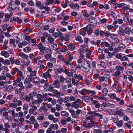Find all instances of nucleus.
Listing matches in <instances>:
<instances>
[{
  "label": "nucleus",
  "mask_w": 133,
  "mask_h": 133,
  "mask_svg": "<svg viewBox=\"0 0 133 133\" xmlns=\"http://www.w3.org/2000/svg\"><path fill=\"white\" fill-rule=\"evenodd\" d=\"M13 102L9 105L10 107H11L14 108H15L17 106H20L22 105V101L20 100H18L15 97H14Z\"/></svg>",
  "instance_id": "1"
},
{
  "label": "nucleus",
  "mask_w": 133,
  "mask_h": 133,
  "mask_svg": "<svg viewBox=\"0 0 133 133\" xmlns=\"http://www.w3.org/2000/svg\"><path fill=\"white\" fill-rule=\"evenodd\" d=\"M89 21L91 23V24H90V25L92 26H93L97 23L96 19L94 17L90 18L89 19Z\"/></svg>",
  "instance_id": "2"
},
{
  "label": "nucleus",
  "mask_w": 133,
  "mask_h": 133,
  "mask_svg": "<svg viewBox=\"0 0 133 133\" xmlns=\"http://www.w3.org/2000/svg\"><path fill=\"white\" fill-rule=\"evenodd\" d=\"M69 6L71 9L77 10L79 9L80 7L79 5L77 4H74L72 2H71L69 4Z\"/></svg>",
  "instance_id": "3"
},
{
  "label": "nucleus",
  "mask_w": 133,
  "mask_h": 133,
  "mask_svg": "<svg viewBox=\"0 0 133 133\" xmlns=\"http://www.w3.org/2000/svg\"><path fill=\"white\" fill-rule=\"evenodd\" d=\"M25 99L26 101L29 102L30 100H31L33 99V96L32 94L30 93L28 95H26Z\"/></svg>",
  "instance_id": "4"
},
{
  "label": "nucleus",
  "mask_w": 133,
  "mask_h": 133,
  "mask_svg": "<svg viewBox=\"0 0 133 133\" xmlns=\"http://www.w3.org/2000/svg\"><path fill=\"white\" fill-rule=\"evenodd\" d=\"M84 30L85 31L87 32L88 35H91L92 33V30L91 27H88V25H87L85 28H84Z\"/></svg>",
  "instance_id": "5"
},
{
  "label": "nucleus",
  "mask_w": 133,
  "mask_h": 133,
  "mask_svg": "<svg viewBox=\"0 0 133 133\" xmlns=\"http://www.w3.org/2000/svg\"><path fill=\"white\" fill-rule=\"evenodd\" d=\"M122 110L119 108H117L115 110L116 114L120 115L121 116L124 115V113L122 112Z\"/></svg>",
  "instance_id": "6"
},
{
  "label": "nucleus",
  "mask_w": 133,
  "mask_h": 133,
  "mask_svg": "<svg viewBox=\"0 0 133 133\" xmlns=\"http://www.w3.org/2000/svg\"><path fill=\"white\" fill-rule=\"evenodd\" d=\"M68 49L70 51L74 50L75 48V46L73 43H70L67 45Z\"/></svg>",
  "instance_id": "7"
},
{
  "label": "nucleus",
  "mask_w": 133,
  "mask_h": 133,
  "mask_svg": "<svg viewBox=\"0 0 133 133\" xmlns=\"http://www.w3.org/2000/svg\"><path fill=\"white\" fill-rule=\"evenodd\" d=\"M37 46L40 51L44 50L46 48V47L44 46L41 43H40L37 45Z\"/></svg>",
  "instance_id": "8"
},
{
  "label": "nucleus",
  "mask_w": 133,
  "mask_h": 133,
  "mask_svg": "<svg viewBox=\"0 0 133 133\" xmlns=\"http://www.w3.org/2000/svg\"><path fill=\"white\" fill-rule=\"evenodd\" d=\"M39 110L41 112L46 113L47 112V109L45 106H42L40 107Z\"/></svg>",
  "instance_id": "9"
},
{
  "label": "nucleus",
  "mask_w": 133,
  "mask_h": 133,
  "mask_svg": "<svg viewBox=\"0 0 133 133\" xmlns=\"http://www.w3.org/2000/svg\"><path fill=\"white\" fill-rule=\"evenodd\" d=\"M33 84L36 85H37L39 83L40 80L39 78L37 77H35L33 80Z\"/></svg>",
  "instance_id": "10"
},
{
  "label": "nucleus",
  "mask_w": 133,
  "mask_h": 133,
  "mask_svg": "<svg viewBox=\"0 0 133 133\" xmlns=\"http://www.w3.org/2000/svg\"><path fill=\"white\" fill-rule=\"evenodd\" d=\"M47 39L49 43H51L54 44L55 41V38L51 36H49L48 37H47Z\"/></svg>",
  "instance_id": "11"
},
{
  "label": "nucleus",
  "mask_w": 133,
  "mask_h": 133,
  "mask_svg": "<svg viewBox=\"0 0 133 133\" xmlns=\"http://www.w3.org/2000/svg\"><path fill=\"white\" fill-rule=\"evenodd\" d=\"M37 109V107L36 106H32L29 110V113L30 114H31L34 113V111L36 110Z\"/></svg>",
  "instance_id": "12"
},
{
  "label": "nucleus",
  "mask_w": 133,
  "mask_h": 133,
  "mask_svg": "<svg viewBox=\"0 0 133 133\" xmlns=\"http://www.w3.org/2000/svg\"><path fill=\"white\" fill-rule=\"evenodd\" d=\"M101 45L102 46L101 48H104V46L105 45L106 47H109L110 45L107 42H102L101 44Z\"/></svg>",
  "instance_id": "13"
},
{
  "label": "nucleus",
  "mask_w": 133,
  "mask_h": 133,
  "mask_svg": "<svg viewBox=\"0 0 133 133\" xmlns=\"http://www.w3.org/2000/svg\"><path fill=\"white\" fill-rule=\"evenodd\" d=\"M19 56L24 59H26L28 58V56L22 52H20Z\"/></svg>",
  "instance_id": "14"
},
{
  "label": "nucleus",
  "mask_w": 133,
  "mask_h": 133,
  "mask_svg": "<svg viewBox=\"0 0 133 133\" xmlns=\"http://www.w3.org/2000/svg\"><path fill=\"white\" fill-rule=\"evenodd\" d=\"M125 45L123 44H121L119 45V47L118 49L115 48V50H117L118 51H121V48L124 49L125 48Z\"/></svg>",
  "instance_id": "15"
},
{
  "label": "nucleus",
  "mask_w": 133,
  "mask_h": 133,
  "mask_svg": "<svg viewBox=\"0 0 133 133\" xmlns=\"http://www.w3.org/2000/svg\"><path fill=\"white\" fill-rule=\"evenodd\" d=\"M49 127L54 130H57L58 128V125L57 124H52L49 125Z\"/></svg>",
  "instance_id": "16"
},
{
  "label": "nucleus",
  "mask_w": 133,
  "mask_h": 133,
  "mask_svg": "<svg viewBox=\"0 0 133 133\" xmlns=\"http://www.w3.org/2000/svg\"><path fill=\"white\" fill-rule=\"evenodd\" d=\"M53 85H54V87L57 88H59L60 86V83L57 81H55L53 84Z\"/></svg>",
  "instance_id": "17"
},
{
  "label": "nucleus",
  "mask_w": 133,
  "mask_h": 133,
  "mask_svg": "<svg viewBox=\"0 0 133 133\" xmlns=\"http://www.w3.org/2000/svg\"><path fill=\"white\" fill-rule=\"evenodd\" d=\"M74 77L76 79H78V81L81 80L83 79V77L81 75H77V74H75L74 75Z\"/></svg>",
  "instance_id": "18"
},
{
  "label": "nucleus",
  "mask_w": 133,
  "mask_h": 133,
  "mask_svg": "<svg viewBox=\"0 0 133 133\" xmlns=\"http://www.w3.org/2000/svg\"><path fill=\"white\" fill-rule=\"evenodd\" d=\"M1 54L6 58L8 57L9 56V53L7 51H2L1 52Z\"/></svg>",
  "instance_id": "19"
},
{
  "label": "nucleus",
  "mask_w": 133,
  "mask_h": 133,
  "mask_svg": "<svg viewBox=\"0 0 133 133\" xmlns=\"http://www.w3.org/2000/svg\"><path fill=\"white\" fill-rule=\"evenodd\" d=\"M19 69L15 67L13 68L11 71V74L12 75H14L16 72H18L19 71Z\"/></svg>",
  "instance_id": "20"
},
{
  "label": "nucleus",
  "mask_w": 133,
  "mask_h": 133,
  "mask_svg": "<svg viewBox=\"0 0 133 133\" xmlns=\"http://www.w3.org/2000/svg\"><path fill=\"white\" fill-rule=\"evenodd\" d=\"M94 97L96 98H97L99 99L105 101H107V99L105 96H101L100 97H98L97 95H95Z\"/></svg>",
  "instance_id": "21"
},
{
  "label": "nucleus",
  "mask_w": 133,
  "mask_h": 133,
  "mask_svg": "<svg viewBox=\"0 0 133 133\" xmlns=\"http://www.w3.org/2000/svg\"><path fill=\"white\" fill-rule=\"evenodd\" d=\"M43 76L44 78L45 79L48 78H50L51 77V75L50 74L46 72L43 74Z\"/></svg>",
  "instance_id": "22"
},
{
  "label": "nucleus",
  "mask_w": 133,
  "mask_h": 133,
  "mask_svg": "<svg viewBox=\"0 0 133 133\" xmlns=\"http://www.w3.org/2000/svg\"><path fill=\"white\" fill-rule=\"evenodd\" d=\"M76 40L79 41V43H82L83 42V40L82 39L81 36H79L75 38Z\"/></svg>",
  "instance_id": "23"
},
{
  "label": "nucleus",
  "mask_w": 133,
  "mask_h": 133,
  "mask_svg": "<svg viewBox=\"0 0 133 133\" xmlns=\"http://www.w3.org/2000/svg\"><path fill=\"white\" fill-rule=\"evenodd\" d=\"M124 32L126 34L129 35L131 32V29L129 27H126Z\"/></svg>",
  "instance_id": "24"
},
{
  "label": "nucleus",
  "mask_w": 133,
  "mask_h": 133,
  "mask_svg": "<svg viewBox=\"0 0 133 133\" xmlns=\"http://www.w3.org/2000/svg\"><path fill=\"white\" fill-rule=\"evenodd\" d=\"M121 74V72L118 70L116 71L114 73L112 74V75L113 76L119 77V76Z\"/></svg>",
  "instance_id": "25"
},
{
  "label": "nucleus",
  "mask_w": 133,
  "mask_h": 133,
  "mask_svg": "<svg viewBox=\"0 0 133 133\" xmlns=\"http://www.w3.org/2000/svg\"><path fill=\"white\" fill-rule=\"evenodd\" d=\"M12 12H10V14L8 13L5 14L4 15L5 18H8L9 19L12 16Z\"/></svg>",
  "instance_id": "26"
},
{
  "label": "nucleus",
  "mask_w": 133,
  "mask_h": 133,
  "mask_svg": "<svg viewBox=\"0 0 133 133\" xmlns=\"http://www.w3.org/2000/svg\"><path fill=\"white\" fill-rule=\"evenodd\" d=\"M108 92V90L107 88H104L102 91L103 95L102 96H105L107 95Z\"/></svg>",
  "instance_id": "27"
},
{
  "label": "nucleus",
  "mask_w": 133,
  "mask_h": 133,
  "mask_svg": "<svg viewBox=\"0 0 133 133\" xmlns=\"http://www.w3.org/2000/svg\"><path fill=\"white\" fill-rule=\"evenodd\" d=\"M8 8L10 9V10H15L16 8V7H15V5L14 4H11L10 5H9Z\"/></svg>",
  "instance_id": "28"
},
{
  "label": "nucleus",
  "mask_w": 133,
  "mask_h": 133,
  "mask_svg": "<svg viewBox=\"0 0 133 133\" xmlns=\"http://www.w3.org/2000/svg\"><path fill=\"white\" fill-rule=\"evenodd\" d=\"M61 115L63 116L68 117L69 115V114L66 111H62L61 113Z\"/></svg>",
  "instance_id": "29"
},
{
  "label": "nucleus",
  "mask_w": 133,
  "mask_h": 133,
  "mask_svg": "<svg viewBox=\"0 0 133 133\" xmlns=\"http://www.w3.org/2000/svg\"><path fill=\"white\" fill-rule=\"evenodd\" d=\"M37 98L38 99V101H39L41 103L43 101V100L42 99V95L40 94H38L37 95Z\"/></svg>",
  "instance_id": "30"
},
{
  "label": "nucleus",
  "mask_w": 133,
  "mask_h": 133,
  "mask_svg": "<svg viewBox=\"0 0 133 133\" xmlns=\"http://www.w3.org/2000/svg\"><path fill=\"white\" fill-rule=\"evenodd\" d=\"M108 96L111 99H115L116 97V94L114 93H113L111 95L108 94Z\"/></svg>",
  "instance_id": "31"
},
{
  "label": "nucleus",
  "mask_w": 133,
  "mask_h": 133,
  "mask_svg": "<svg viewBox=\"0 0 133 133\" xmlns=\"http://www.w3.org/2000/svg\"><path fill=\"white\" fill-rule=\"evenodd\" d=\"M64 69L62 67H60L58 68H57L56 71L59 73L62 72L64 71Z\"/></svg>",
  "instance_id": "32"
},
{
  "label": "nucleus",
  "mask_w": 133,
  "mask_h": 133,
  "mask_svg": "<svg viewBox=\"0 0 133 133\" xmlns=\"http://www.w3.org/2000/svg\"><path fill=\"white\" fill-rule=\"evenodd\" d=\"M70 34H66L65 36L64 37V40L66 41H68L70 40L69 37Z\"/></svg>",
  "instance_id": "33"
},
{
  "label": "nucleus",
  "mask_w": 133,
  "mask_h": 133,
  "mask_svg": "<svg viewBox=\"0 0 133 133\" xmlns=\"http://www.w3.org/2000/svg\"><path fill=\"white\" fill-rule=\"evenodd\" d=\"M44 9L46 11L45 12L46 14H49L50 12V7L47 6H45L44 7Z\"/></svg>",
  "instance_id": "34"
},
{
  "label": "nucleus",
  "mask_w": 133,
  "mask_h": 133,
  "mask_svg": "<svg viewBox=\"0 0 133 133\" xmlns=\"http://www.w3.org/2000/svg\"><path fill=\"white\" fill-rule=\"evenodd\" d=\"M6 76L7 77H8L10 79L14 80V77L11 76L9 73H7Z\"/></svg>",
  "instance_id": "35"
},
{
  "label": "nucleus",
  "mask_w": 133,
  "mask_h": 133,
  "mask_svg": "<svg viewBox=\"0 0 133 133\" xmlns=\"http://www.w3.org/2000/svg\"><path fill=\"white\" fill-rule=\"evenodd\" d=\"M116 69L117 70L120 71H123L124 69V67L119 66H117L116 67Z\"/></svg>",
  "instance_id": "36"
},
{
  "label": "nucleus",
  "mask_w": 133,
  "mask_h": 133,
  "mask_svg": "<svg viewBox=\"0 0 133 133\" xmlns=\"http://www.w3.org/2000/svg\"><path fill=\"white\" fill-rule=\"evenodd\" d=\"M70 3V1H65V3L64 4L62 5V6L64 8H65Z\"/></svg>",
  "instance_id": "37"
},
{
  "label": "nucleus",
  "mask_w": 133,
  "mask_h": 133,
  "mask_svg": "<svg viewBox=\"0 0 133 133\" xmlns=\"http://www.w3.org/2000/svg\"><path fill=\"white\" fill-rule=\"evenodd\" d=\"M94 115L99 117V119H102L103 118L102 115L96 112V113L94 114Z\"/></svg>",
  "instance_id": "38"
},
{
  "label": "nucleus",
  "mask_w": 133,
  "mask_h": 133,
  "mask_svg": "<svg viewBox=\"0 0 133 133\" xmlns=\"http://www.w3.org/2000/svg\"><path fill=\"white\" fill-rule=\"evenodd\" d=\"M72 107H74L76 109H77L79 107V104H76V103L73 102L72 103Z\"/></svg>",
  "instance_id": "39"
},
{
  "label": "nucleus",
  "mask_w": 133,
  "mask_h": 133,
  "mask_svg": "<svg viewBox=\"0 0 133 133\" xmlns=\"http://www.w3.org/2000/svg\"><path fill=\"white\" fill-rule=\"evenodd\" d=\"M13 89V87L12 85H9L7 88L6 89V91L7 92L10 91H12Z\"/></svg>",
  "instance_id": "40"
},
{
  "label": "nucleus",
  "mask_w": 133,
  "mask_h": 133,
  "mask_svg": "<svg viewBox=\"0 0 133 133\" xmlns=\"http://www.w3.org/2000/svg\"><path fill=\"white\" fill-rule=\"evenodd\" d=\"M44 84V85L43 86L44 89H46L47 88L49 85L48 81L46 80L45 81V82Z\"/></svg>",
  "instance_id": "41"
},
{
  "label": "nucleus",
  "mask_w": 133,
  "mask_h": 133,
  "mask_svg": "<svg viewBox=\"0 0 133 133\" xmlns=\"http://www.w3.org/2000/svg\"><path fill=\"white\" fill-rule=\"evenodd\" d=\"M10 61L7 59L4 60V63H3V64L5 65H10Z\"/></svg>",
  "instance_id": "42"
},
{
  "label": "nucleus",
  "mask_w": 133,
  "mask_h": 133,
  "mask_svg": "<svg viewBox=\"0 0 133 133\" xmlns=\"http://www.w3.org/2000/svg\"><path fill=\"white\" fill-rule=\"evenodd\" d=\"M36 70H34L32 71L30 73V75L31 76H36Z\"/></svg>",
  "instance_id": "43"
},
{
  "label": "nucleus",
  "mask_w": 133,
  "mask_h": 133,
  "mask_svg": "<svg viewBox=\"0 0 133 133\" xmlns=\"http://www.w3.org/2000/svg\"><path fill=\"white\" fill-rule=\"evenodd\" d=\"M42 99L44 100V101H46V99L47 98L48 94L45 93L42 96Z\"/></svg>",
  "instance_id": "44"
},
{
  "label": "nucleus",
  "mask_w": 133,
  "mask_h": 133,
  "mask_svg": "<svg viewBox=\"0 0 133 133\" xmlns=\"http://www.w3.org/2000/svg\"><path fill=\"white\" fill-rule=\"evenodd\" d=\"M123 121L122 120H120L118 121L117 123V126L119 127H121L123 125Z\"/></svg>",
  "instance_id": "45"
},
{
  "label": "nucleus",
  "mask_w": 133,
  "mask_h": 133,
  "mask_svg": "<svg viewBox=\"0 0 133 133\" xmlns=\"http://www.w3.org/2000/svg\"><path fill=\"white\" fill-rule=\"evenodd\" d=\"M31 81L32 80L31 78H26L25 80V82L27 84H29Z\"/></svg>",
  "instance_id": "46"
},
{
  "label": "nucleus",
  "mask_w": 133,
  "mask_h": 133,
  "mask_svg": "<svg viewBox=\"0 0 133 133\" xmlns=\"http://www.w3.org/2000/svg\"><path fill=\"white\" fill-rule=\"evenodd\" d=\"M111 118V119L112 120L113 122L115 123H117V121H118V117L114 118L113 117H112Z\"/></svg>",
  "instance_id": "47"
},
{
  "label": "nucleus",
  "mask_w": 133,
  "mask_h": 133,
  "mask_svg": "<svg viewBox=\"0 0 133 133\" xmlns=\"http://www.w3.org/2000/svg\"><path fill=\"white\" fill-rule=\"evenodd\" d=\"M39 101H38V100H33L32 102V104L33 105L37 103L39 104L41 103Z\"/></svg>",
  "instance_id": "48"
},
{
  "label": "nucleus",
  "mask_w": 133,
  "mask_h": 133,
  "mask_svg": "<svg viewBox=\"0 0 133 133\" xmlns=\"http://www.w3.org/2000/svg\"><path fill=\"white\" fill-rule=\"evenodd\" d=\"M88 91L89 93L92 96H93V95L96 94V92L95 91L88 90Z\"/></svg>",
  "instance_id": "49"
},
{
  "label": "nucleus",
  "mask_w": 133,
  "mask_h": 133,
  "mask_svg": "<svg viewBox=\"0 0 133 133\" xmlns=\"http://www.w3.org/2000/svg\"><path fill=\"white\" fill-rule=\"evenodd\" d=\"M91 51L90 50H89L88 52L86 54V57L87 58H89L91 54Z\"/></svg>",
  "instance_id": "50"
},
{
  "label": "nucleus",
  "mask_w": 133,
  "mask_h": 133,
  "mask_svg": "<svg viewBox=\"0 0 133 133\" xmlns=\"http://www.w3.org/2000/svg\"><path fill=\"white\" fill-rule=\"evenodd\" d=\"M49 124V123L48 122L46 121L43 123L42 125L43 126L46 127H47Z\"/></svg>",
  "instance_id": "51"
},
{
  "label": "nucleus",
  "mask_w": 133,
  "mask_h": 133,
  "mask_svg": "<svg viewBox=\"0 0 133 133\" xmlns=\"http://www.w3.org/2000/svg\"><path fill=\"white\" fill-rule=\"evenodd\" d=\"M105 105L106 107H109L110 108L113 107L114 106V104H111L109 103H106Z\"/></svg>",
  "instance_id": "52"
},
{
  "label": "nucleus",
  "mask_w": 133,
  "mask_h": 133,
  "mask_svg": "<svg viewBox=\"0 0 133 133\" xmlns=\"http://www.w3.org/2000/svg\"><path fill=\"white\" fill-rule=\"evenodd\" d=\"M70 98L69 97H66L64 98V103H68L70 101Z\"/></svg>",
  "instance_id": "53"
},
{
  "label": "nucleus",
  "mask_w": 133,
  "mask_h": 133,
  "mask_svg": "<svg viewBox=\"0 0 133 133\" xmlns=\"http://www.w3.org/2000/svg\"><path fill=\"white\" fill-rule=\"evenodd\" d=\"M9 61L12 64H14L15 63V60L13 57H11L10 58H9Z\"/></svg>",
  "instance_id": "54"
},
{
  "label": "nucleus",
  "mask_w": 133,
  "mask_h": 133,
  "mask_svg": "<svg viewBox=\"0 0 133 133\" xmlns=\"http://www.w3.org/2000/svg\"><path fill=\"white\" fill-rule=\"evenodd\" d=\"M63 61L65 65H69L70 64V62L69 61V60H68L67 61H65L64 59H63Z\"/></svg>",
  "instance_id": "55"
},
{
  "label": "nucleus",
  "mask_w": 133,
  "mask_h": 133,
  "mask_svg": "<svg viewBox=\"0 0 133 133\" xmlns=\"http://www.w3.org/2000/svg\"><path fill=\"white\" fill-rule=\"evenodd\" d=\"M53 85H50L49 87L48 91H52L54 90V87H53Z\"/></svg>",
  "instance_id": "56"
},
{
  "label": "nucleus",
  "mask_w": 133,
  "mask_h": 133,
  "mask_svg": "<svg viewBox=\"0 0 133 133\" xmlns=\"http://www.w3.org/2000/svg\"><path fill=\"white\" fill-rule=\"evenodd\" d=\"M30 48L29 47H26L24 48V51L25 52H27L30 51Z\"/></svg>",
  "instance_id": "57"
},
{
  "label": "nucleus",
  "mask_w": 133,
  "mask_h": 133,
  "mask_svg": "<svg viewBox=\"0 0 133 133\" xmlns=\"http://www.w3.org/2000/svg\"><path fill=\"white\" fill-rule=\"evenodd\" d=\"M124 124L125 127L130 129L131 128V125L128 122H127V123H125Z\"/></svg>",
  "instance_id": "58"
},
{
  "label": "nucleus",
  "mask_w": 133,
  "mask_h": 133,
  "mask_svg": "<svg viewBox=\"0 0 133 133\" xmlns=\"http://www.w3.org/2000/svg\"><path fill=\"white\" fill-rule=\"evenodd\" d=\"M64 119H61V123L62 125H64L66 123V121L65 119V118H64Z\"/></svg>",
  "instance_id": "59"
},
{
  "label": "nucleus",
  "mask_w": 133,
  "mask_h": 133,
  "mask_svg": "<svg viewBox=\"0 0 133 133\" xmlns=\"http://www.w3.org/2000/svg\"><path fill=\"white\" fill-rule=\"evenodd\" d=\"M65 79L63 76H61L59 78V80L61 83H63Z\"/></svg>",
  "instance_id": "60"
},
{
  "label": "nucleus",
  "mask_w": 133,
  "mask_h": 133,
  "mask_svg": "<svg viewBox=\"0 0 133 133\" xmlns=\"http://www.w3.org/2000/svg\"><path fill=\"white\" fill-rule=\"evenodd\" d=\"M128 58L126 56H124L121 59L122 61H128Z\"/></svg>",
  "instance_id": "61"
},
{
  "label": "nucleus",
  "mask_w": 133,
  "mask_h": 133,
  "mask_svg": "<svg viewBox=\"0 0 133 133\" xmlns=\"http://www.w3.org/2000/svg\"><path fill=\"white\" fill-rule=\"evenodd\" d=\"M51 48L54 50H57V46L56 44H54L51 46Z\"/></svg>",
  "instance_id": "62"
},
{
  "label": "nucleus",
  "mask_w": 133,
  "mask_h": 133,
  "mask_svg": "<svg viewBox=\"0 0 133 133\" xmlns=\"http://www.w3.org/2000/svg\"><path fill=\"white\" fill-rule=\"evenodd\" d=\"M14 96V95L12 94H10L7 96L6 97V99L9 100H11Z\"/></svg>",
  "instance_id": "63"
},
{
  "label": "nucleus",
  "mask_w": 133,
  "mask_h": 133,
  "mask_svg": "<svg viewBox=\"0 0 133 133\" xmlns=\"http://www.w3.org/2000/svg\"><path fill=\"white\" fill-rule=\"evenodd\" d=\"M42 115L43 114H42L40 116L38 117L37 119L38 120L41 121L43 120L44 119V116Z\"/></svg>",
  "instance_id": "64"
}]
</instances>
